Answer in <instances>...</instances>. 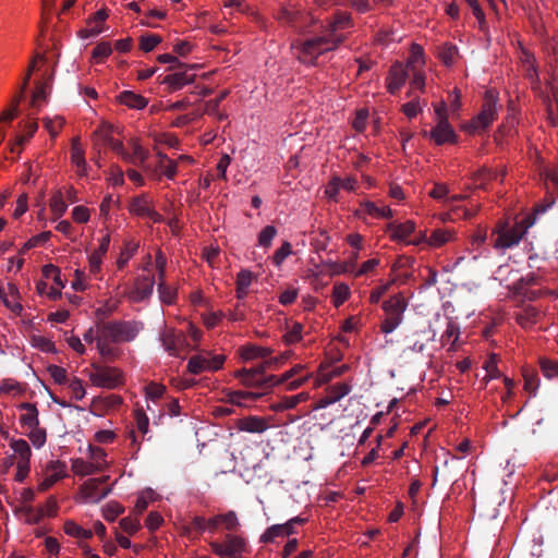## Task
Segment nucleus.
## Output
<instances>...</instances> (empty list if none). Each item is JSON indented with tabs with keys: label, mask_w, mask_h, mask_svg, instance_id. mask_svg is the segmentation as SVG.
Wrapping results in <instances>:
<instances>
[{
	"label": "nucleus",
	"mask_w": 558,
	"mask_h": 558,
	"mask_svg": "<svg viewBox=\"0 0 558 558\" xmlns=\"http://www.w3.org/2000/svg\"><path fill=\"white\" fill-rule=\"evenodd\" d=\"M353 27L351 14L337 11L326 20L319 35L312 36L292 45L298 60L304 64H314L317 58L340 47L348 38V31Z\"/></svg>",
	"instance_id": "f257e3e1"
},
{
	"label": "nucleus",
	"mask_w": 558,
	"mask_h": 558,
	"mask_svg": "<svg viewBox=\"0 0 558 558\" xmlns=\"http://www.w3.org/2000/svg\"><path fill=\"white\" fill-rule=\"evenodd\" d=\"M143 329V324L135 320H109L97 324L96 349L105 359L117 356L114 343L131 342Z\"/></svg>",
	"instance_id": "f03ea898"
},
{
	"label": "nucleus",
	"mask_w": 558,
	"mask_h": 558,
	"mask_svg": "<svg viewBox=\"0 0 558 558\" xmlns=\"http://www.w3.org/2000/svg\"><path fill=\"white\" fill-rule=\"evenodd\" d=\"M532 225L533 219L530 216L517 219L513 223L508 219L498 220L490 233L492 246L499 252L517 246Z\"/></svg>",
	"instance_id": "7ed1b4c3"
},
{
	"label": "nucleus",
	"mask_w": 558,
	"mask_h": 558,
	"mask_svg": "<svg viewBox=\"0 0 558 558\" xmlns=\"http://www.w3.org/2000/svg\"><path fill=\"white\" fill-rule=\"evenodd\" d=\"M241 526L240 518L234 510L217 513L209 518L195 515L190 523V530L198 533L207 532L211 535L222 531L231 532Z\"/></svg>",
	"instance_id": "20e7f679"
},
{
	"label": "nucleus",
	"mask_w": 558,
	"mask_h": 558,
	"mask_svg": "<svg viewBox=\"0 0 558 558\" xmlns=\"http://www.w3.org/2000/svg\"><path fill=\"white\" fill-rule=\"evenodd\" d=\"M240 530L241 527L226 532L221 541H209L208 546L211 553L220 558H243L248 554V539L243 532H239Z\"/></svg>",
	"instance_id": "39448f33"
},
{
	"label": "nucleus",
	"mask_w": 558,
	"mask_h": 558,
	"mask_svg": "<svg viewBox=\"0 0 558 558\" xmlns=\"http://www.w3.org/2000/svg\"><path fill=\"white\" fill-rule=\"evenodd\" d=\"M499 94L496 89H487L483 97L480 112L465 124L469 133H477L489 128L498 117Z\"/></svg>",
	"instance_id": "423d86ee"
},
{
	"label": "nucleus",
	"mask_w": 558,
	"mask_h": 558,
	"mask_svg": "<svg viewBox=\"0 0 558 558\" xmlns=\"http://www.w3.org/2000/svg\"><path fill=\"white\" fill-rule=\"evenodd\" d=\"M408 305V300L401 292L384 301L381 308L385 313V317L380 323V331L383 333H391L402 324Z\"/></svg>",
	"instance_id": "0eeeda50"
},
{
	"label": "nucleus",
	"mask_w": 558,
	"mask_h": 558,
	"mask_svg": "<svg viewBox=\"0 0 558 558\" xmlns=\"http://www.w3.org/2000/svg\"><path fill=\"white\" fill-rule=\"evenodd\" d=\"M122 144L119 128L108 122L100 123L93 133V145L98 151L102 148H110L119 154L122 151Z\"/></svg>",
	"instance_id": "6e6552de"
},
{
	"label": "nucleus",
	"mask_w": 558,
	"mask_h": 558,
	"mask_svg": "<svg viewBox=\"0 0 558 558\" xmlns=\"http://www.w3.org/2000/svg\"><path fill=\"white\" fill-rule=\"evenodd\" d=\"M270 366V361L252 368H241L234 372V377L245 387L270 388L275 386V375L266 376V368Z\"/></svg>",
	"instance_id": "1a4fd4ad"
},
{
	"label": "nucleus",
	"mask_w": 558,
	"mask_h": 558,
	"mask_svg": "<svg viewBox=\"0 0 558 558\" xmlns=\"http://www.w3.org/2000/svg\"><path fill=\"white\" fill-rule=\"evenodd\" d=\"M9 447L13 451L12 459L15 460L16 464L14 480L22 483L31 472L32 449L28 442L23 438L10 439Z\"/></svg>",
	"instance_id": "9d476101"
},
{
	"label": "nucleus",
	"mask_w": 558,
	"mask_h": 558,
	"mask_svg": "<svg viewBox=\"0 0 558 558\" xmlns=\"http://www.w3.org/2000/svg\"><path fill=\"white\" fill-rule=\"evenodd\" d=\"M88 378L94 386L107 389H114L123 385V373L114 366L92 364Z\"/></svg>",
	"instance_id": "9b49d317"
},
{
	"label": "nucleus",
	"mask_w": 558,
	"mask_h": 558,
	"mask_svg": "<svg viewBox=\"0 0 558 558\" xmlns=\"http://www.w3.org/2000/svg\"><path fill=\"white\" fill-rule=\"evenodd\" d=\"M108 481V475L86 480L80 486L78 494L82 501L88 504H98L105 499L112 490L111 486L105 485Z\"/></svg>",
	"instance_id": "f8f14e48"
},
{
	"label": "nucleus",
	"mask_w": 558,
	"mask_h": 558,
	"mask_svg": "<svg viewBox=\"0 0 558 558\" xmlns=\"http://www.w3.org/2000/svg\"><path fill=\"white\" fill-rule=\"evenodd\" d=\"M225 361L226 356L223 354L202 352L189 360L187 371L193 375H198L204 372H216L222 368Z\"/></svg>",
	"instance_id": "ddd939ff"
},
{
	"label": "nucleus",
	"mask_w": 558,
	"mask_h": 558,
	"mask_svg": "<svg viewBox=\"0 0 558 558\" xmlns=\"http://www.w3.org/2000/svg\"><path fill=\"white\" fill-rule=\"evenodd\" d=\"M510 291L515 296L529 301L537 300L548 293L547 290L539 287L538 279L533 274L522 277L515 281L510 288Z\"/></svg>",
	"instance_id": "4468645a"
},
{
	"label": "nucleus",
	"mask_w": 558,
	"mask_h": 558,
	"mask_svg": "<svg viewBox=\"0 0 558 558\" xmlns=\"http://www.w3.org/2000/svg\"><path fill=\"white\" fill-rule=\"evenodd\" d=\"M421 134L437 146L457 142V134L449 121H437L430 131H422Z\"/></svg>",
	"instance_id": "2eb2a0df"
},
{
	"label": "nucleus",
	"mask_w": 558,
	"mask_h": 558,
	"mask_svg": "<svg viewBox=\"0 0 558 558\" xmlns=\"http://www.w3.org/2000/svg\"><path fill=\"white\" fill-rule=\"evenodd\" d=\"M110 233L106 232L99 240V245L88 255V271L90 276L100 279L101 265L110 245Z\"/></svg>",
	"instance_id": "dca6fc26"
},
{
	"label": "nucleus",
	"mask_w": 558,
	"mask_h": 558,
	"mask_svg": "<svg viewBox=\"0 0 558 558\" xmlns=\"http://www.w3.org/2000/svg\"><path fill=\"white\" fill-rule=\"evenodd\" d=\"M129 211L140 218H146L153 222H160L162 217L153 207V201L147 195L134 197L129 206Z\"/></svg>",
	"instance_id": "f3484780"
},
{
	"label": "nucleus",
	"mask_w": 558,
	"mask_h": 558,
	"mask_svg": "<svg viewBox=\"0 0 558 558\" xmlns=\"http://www.w3.org/2000/svg\"><path fill=\"white\" fill-rule=\"evenodd\" d=\"M65 476V463L59 460L50 461L45 469L44 478L39 482L37 490L44 493Z\"/></svg>",
	"instance_id": "a211bd4d"
},
{
	"label": "nucleus",
	"mask_w": 558,
	"mask_h": 558,
	"mask_svg": "<svg viewBox=\"0 0 558 558\" xmlns=\"http://www.w3.org/2000/svg\"><path fill=\"white\" fill-rule=\"evenodd\" d=\"M305 519L295 517L290 519L288 522L283 524H274L269 526L262 535L260 543H272L278 537H287L294 534V524H303L305 523Z\"/></svg>",
	"instance_id": "6ab92c4d"
},
{
	"label": "nucleus",
	"mask_w": 558,
	"mask_h": 558,
	"mask_svg": "<svg viewBox=\"0 0 558 558\" xmlns=\"http://www.w3.org/2000/svg\"><path fill=\"white\" fill-rule=\"evenodd\" d=\"M0 299L4 306L10 310L14 315L19 316L23 312L21 303V294L19 288L13 282H0Z\"/></svg>",
	"instance_id": "aec40b11"
},
{
	"label": "nucleus",
	"mask_w": 558,
	"mask_h": 558,
	"mask_svg": "<svg viewBox=\"0 0 558 558\" xmlns=\"http://www.w3.org/2000/svg\"><path fill=\"white\" fill-rule=\"evenodd\" d=\"M545 313L531 304L523 305L514 313L517 324L523 329H531L542 323Z\"/></svg>",
	"instance_id": "412c9836"
},
{
	"label": "nucleus",
	"mask_w": 558,
	"mask_h": 558,
	"mask_svg": "<svg viewBox=\"0 0 558 558\" xmlns=\"http://www.w3.org/2000/svg\"><path fill=\"white\" fill-rule=\"evenodd\" d=\"M154 284L155 280L150 275L137 277L133 287L128 292L129 300L132 302L144 301L153 293Z\"/></svg>",
	"instance_id": "4be33fe9"
},
{
	"label": "nucleus",
	"mask_w": 558,
	"mask_h": 558,
	"mask_svg": "<svg viewBox=\"0 0 558 558\" xmlns=\"http://www.w3.org/2000/svg\"><path fill=\"white\" fill-rule=\"evenodd\" d=\"M51 76L45 77L35 84V88L31 96V108L35 113L39 112L48 102L51 89Z\"/></svg>",
	"instance_id": "5701e85b"
},
{
	"label": "nucleus",
	"mask_w": 558,
	"mask_h": 558,
	"mask_svg": "<svg viewBox=\"0 0 558 558\" xmlns=\"http://www.w3.org/2000/svg\"><path fill=\"white\" fill-rule=\"evenodd\" d=\"M409 74L410 71H408L402 63H393L386 77V87L388 93L393 95L399 92L404 85Z\"/></svg>",
	"instance_id": "b1692460"
},
{
	"label": "nucleus",
	"mask_w": 558,
	"mask_h": 558,
	"mask_svg": "<svg viewBox=\"0 0 558 558\" xmlns=\"http://www.w3.org/2000/svg\"><path fill=\"white\" fill-rule=\"evenodd\" d=\"M71 163L76 168V174L81 178L87 177L88 165L85 159V149L80 137H73L70 149Z\"/></svg>",
	"instance_id": "393cba45"
},
{
	"label": "nucleus",
	"mask_w": 558,
	"mask_h": 558,
	"mask_svg": "<svg viewBox=\"0 0 558 558\" xmlns=\"http://www.w3.org/2000/svg\"><path fill=\"white\" fill-rule=\"evenodd\" d=\"M165 350L172 356H180L184 347V335L174 329H166L161 335Z\"/></svg>",
	"instance_id": "a878e982"
},
{
	"label": "nucleus",
	"mask_w": 558,
	"mask_h": 558,
	"mask_svg": "<svg viewBox=\"0 0 558 558\" xmlns=\"http://www.w3.org/2000/svg\"><path fill=\"white\" fill-rule=\"evenodd\" d=\"M270 418L264 416L250 415L236 421V428L241 432L262 434L270 427Z\"/></svg>",
	"instance_id": "bb28decb"
},
{
	"label": "nucleus",
	"mask_w": 558,
	"mask_h": 558,
	"mask_svg": "<svg viewBox=\"0 0 558 558\" xmlns=\"http://www.w3.org/2000/svg\"><path fill=\"white\" fill-rule=\"evenodd\" d=\"M454 234L456 233L452 229L439 228L433 230L428 238L422 236V239L411 243L417 245L422 242H426L428 246L438 248L449 242H452L454 240Z\"/></svg>",
	"instance_id": "cd10ccee"
},
{
	"label": "nucleus",
	"mask_w": 558,
	"mask_h": 558,
	"mask_svg": "<svg viewBox=\"0 0 558 558\" xmlns=\"http://www.w3.org/2000/svg\"><path fill=\"white\" fill-rule=\"evenodd\" d=\"M389 239L393 242H408L409 236L415 231V222L407 220L404 222H390L387 226Z\"/></svg>",
	"instance_id": "c85d7f7f"
},
{
	"label": "nucleus",
	"mask_w": 558,
	"mask_h": 558,
	"mask_svg": "<svg viewBox=\"0 0 558 558\" xmlns=\"http://www.w3.org/2000/svg\"><path fill=\"white\" fill-rule=\"evenodd\" d=\"M129 146L132 149V153H128L122 145V151L118 155L128 162L143 166L149 156L148 150L141 145L137 138H131Z\"/></svg>",
	"instance_id": "c756f323"
},
{
	"label": "nucleus",
	"mask_w": 558,
	"mask_h": 558,
	"mask_svg": "<svg viewBox=\"0 0 558 558\" xmlns=\"http://www.w3.org/2000/svg\"><path fill=\"white\" fill-rule=\"evenodd\" d=\"M359 214L369 216L373 219H390L393 217L390 207L371 201L360 203Z\"/></svg>",
	"instance_id": "7c9ffc66"
},
{
	"label": "nucleus",
	"mask_w": 558,
	"mask_h": 558,
	"mask_svg": "<svg viewBox=\"0 0 558 558\" xmlns=\"http://www.w3.org/2000/svg\"><path fill=\"white\" fill-rule=\"evenodd\" d=\"M19 409L23 412L19 417L22 428L28 429L39 425V412L36 404L23 402L19 405Z\"/></svg>",
	"instance_id": "2f4dec72"
},
{
	"label": "nucleus",
	"mask_w": 558,
	"mask_h": 558,
	"mask_svg": "<svg viewBox=\"0 0 558 558\" xmlns=\"http://www.w3.org/2000/svg\"><path fill=\"white\" fill-rule=\"evenodd\" d=\"M194 80V74L183 71L168 74L167 76H165L161 83L167 85L170 92H175L189 84H192Z\"/></svg>",
	"instance_id": "473e14b6"
},
{
	"label": "nucleus",
	"mask_w": 558,
	"mask_h": 558,
	"mask_svg": "<svg viewBox=\"0 0 558 558\" xmlns=\"http://www.w3.org/2000/svg\"><path fill=\"white\" fill-rule=\"evenodd\" d=\"M308 399V392H300L294 396H284L279 401L271 403L269 409L274 412H282L286 410L294 409L298 404L305 402Z\"/></svg>",
	"instance_id": "72a5a7b5"
},
{
	"label": "nucleus",
	"mask_w": 558,
	"mask_h": 558,
	"mask_svg": "<svg viewBox=\"0 0 558 558\" xmlns=\"http://www.w3.org/2000/svg\"><path fill=\"white\" fill-rule=\"evenodd\" d=\"M505 175V169L492 170L484 167L474 172L471 179L474 183L475 189H485L487 183H489L493 180H496L498 177L504 178Z\"/></svg>",
	"instance_id": "f704fd0d"
},
{
	"label": "nucleus",
	"mask_w": 558,
	"mask_h": 558,
	"mask_svg": "<svg viewBox=\"0 0 558 558\" xmlns=\"http://www.w3.org/2000/svg\"><path fill=\"white\" fill-rule=\"evenodd\" d=\"M87 454L88 461L98 473L109 469L110 464L107 461V452L101 447L89 444L87 446Z\"/></svg>",
	"instance_id": "c9c22d12"
},
{
	"label": "nucleus",
	"mask_w": 558,
	"mask_h": 558,
	"mask_svg": "<svg viewBox=\"0 0 558 558\" xmlns=\"http://www.w3.org/2000/svg\"><path fill=\"white\" fill-rule=\"evenodd\" d=\"M256 280V276L248 269H241L235 278V295L243 300L248 294V288Z\"/></svg>",
	"instance_id": "e433bc0d"
},
{
	"label": "nucleus",
	"mask_w": 558,
	"mask_h": 558,
	"mask_svg": "<svg viewBox=\"0 0 558 558\" xmlns=\"http://www.w3.org/2000/svg\"><path fill=\"white\" fill-rule=\"evenodd\" d=\"M272 350L267 347L247 343L239 348V354L245 362L269 356Z\"/></svg>",
	"instance_id": "4c0bfd02"
},
{
	"label": "nucleus",
	"mask_w": 558,
	"mask_h": 558,
	"mask_svg": "<svg viewBox=\"0 0 558 558\" xmlns=\"http://www.w3.org/2000/svg\"><path fill=\"white\" fill-rule=\"evenodd\" d=\"M225 396L227 402L238 407H246L247 401H256L263 396V393L243 390H228Z\"/></svg>",
	"instance_id": "58836bf2"
},
{
	"label": "nucleus",
	"mask_w": 558,
	"mask_h": 558,
	"mask_svg": "<svg viewBox=\"0 0 558 558\" xmlns=\"http://www.w3.org/2000/svg\"><path fill=\"white\" fill-rule=\"evenodd\" d=\"M304 326L299 322H286L282 341L287 345L299 343L303 339Z\"/></svg>",
	"instance_id": "ea45409f"
},
{
	"label": "nucleus",
	"mask_w": 558,
	"mask_h": 558,
	"mask_svg": "<svg viewBox=\"0 0 558 558\" xmlns=\"http://www.w3.org/2000/svg\"><path fill=\"white\" fill-rule=\"evenodd\" d=\"M302 15L303 11L301 10V5L294 3L282 7L277 14V19L282 24L295 25L301 21Z\"/></svg>",
	"instance_id": "a19ab883"
},
{
	"label": "nucleus",
	"mask_w": 558,
	"mask_h": 558,
	"mask_svg": "<svg viewBox=\"0 0 558 558\" xmlns=\"http://www.w3.org/2000/svg\"><path fill=\"white\" fill-rule=\"evenodd\" d=\"M425 65L424 50L418 44H412L410 49V56L403 65L408 71H422Z\"/></svg>",
	"instance_id": "79ce46f5"
},
{
	"label": "nucleus",
	"mask_w": 558,
	"mask_h": 558,
	"mask_svg": "<svg viewBox=\"0 0 558 558\" xmlns=\"http://www.w3.org/2000/svg\"><path fill=\"white\" fill-rule=\"evenodd\" d=\"M118 100L120 104L126 106L128 108L136 110L144 109L148 105V100L144 96L135 94L131 90H124L120 93Z\"/></svg>",
	"instance_id": "37998d69"
},
{
	"label": "nucleus",
	"mask_w": 558,
	"mask_h": 558,
	"mask_svg": "<svg viewBox=\"0 0 558 558\" xmlns=\"http://www.w3.org/2000/svg\"><path fill=\"white\" fill-rule=\"evenodd\" d=\"M460 337V328L459 326L449 320L446 327V330L441 335V343L442 345L449 344L448 351H456V343Z\"/></svg>",
	"instance_id": "c03bdc74"
},
{
	"label": "nucleus",
	"mask_w": 558,
	"mask_h": 558,
	"mask_svg": "<svg viewBox=\"0 0 558 558\" xmlns=\"http://www.w3.org/2000/svg\"><path fill=\"white\" fill-rule=\"evenodd\" d=\"M63 531L66 535L74 538L89 539L93 537V530L84 529L73 520L64 522Z\"/></svg>",
	"instance_id": "a18cd8bd"
},
{
	"label": "nucleus",
	"mask_w": 558,
	"mask_h": 558,
	"mask_svg": "<svg viewBox=\"0 0 558 558\" xmlns=\"http://www.w3.org/2000/svg\"><path fill=\"white\" fill-rule=\"evenodd\" d=\"M351 296L350 287L344 282H337L332 287L331 302L335 307H340Z\"/></svg>",
	"instance_id": "49530a36"
},
{
	"label": "nucleus",
	"mask_w": 558,
	"mask_h": 558,
	"mask_svg": "<svg viewBox=\"0 0 558 558\" xmlns=\"http://www.w3.org/2000/svg\"><path fill=\"white\" fill-rule=\"evenodd\" d=\"M522 376L524 379V390L531 396H535L539 387V378L535 369L530 367L522 368Z\"/></svg>",
	"instance_id": "de8ad7c7"
},
{
	"label": "nucleus",
	"mask_w": 558,
	"mask_h": 558,
	"mask_svg": "<svg viewBox=\"0 0 558 558\" xmlns=\"http://www.w3.org/2000/svg\"><path fill=\"white\" fill-rule=\"evenodd\" d=\"M25 392V386L24 384L13 379V378H7L1 381L0 385V395L4 396H21Z\"/></svg>",
	"instance_id": "09e8293b"
},
{
	"label": "nucleus",
	"mask_w": 558,
	"mask_h": 558,
	"mask_svg": "<svg viewBox=\"0 0 558 558\" xmlns=\"http://www.w3.org/2000/svg\"><path fill=\"white\" fill-rule=\"evenodd\" d=\"M138 248V243L134 241H125L121 252L117 258V267L118 269H123L129 260L133 257Z\"/></svg>",
	"instance_id": "8fccbe9b"
},
{
	"label": "nucleus",
	"mask_w": 558,
	"mask_h": 558,
	"mask_svg": "<svg viewBox=\"0 0 558 558\" xmlns=\"http://www.w3.org/2000/svg\"><path fill=\"white\" fill-rule=\"evenodd\" d=\"M437 56L445 65L450 66L458 58V48L451 44H444L438 47Z\"/></svg>",
	"instance_id": "3c124183"
},
{
	"label": "nucleus",
	"mask_w": 558,
	"mask_h": 558,
	"mask_svg": "<svg viewBox=\"0 0 558 558\" xmlns=\"http://www.w3.org/2000/svg\"><path fill=\"white\" fill-rule=\"evenodd\" d=\"M50 210L56 218L63 216L68 209V204L64 201L63 192L61 190L56 191L49 202Z\"/></svg>",
	"instance_id": "603ef678"
},
{
	"label": "nucleus",
	"mask_w": 558,
	"mask_h": 558,
	"mask_svg": "<svg viewBox=\"0 0 558 558\" xmlns=\"http://www.w3.org/2000/svg\"><path fill=\"white\" fill-rule=\"evenodd\" d=\"M112 45L109 41L98 43L92 51V62L101 64L112 53Z\"/></svg>",
	"instance_id": "864d4df0"
},
{
	"label": "nucleus",
	"mask_w": 558,
	"mask_h": 558,
	"mask_svg": "<svg viewBox=\"0 0 558 558\" xmlns=\"http://www.w3.org/2000/svg\"><path fill=\"white\" fill-rule=\"evenodd\" d=\"M71 470L77 476H88L98 473L88 460L82 458L72 460Z\"/></svg>",
	"instance_id": "5fc2aeb1"
},
{
	"label": "nucleus",
	"mask_w": 558,
	"mask_h": 558,
	"mask_svg": "<svg viewBox=\"0 0 558 558\" xmlns=\"http://www.w3.org/2000/svg\"><path fill=\"white\" fill-rule=\"evenodd\" d=\"M25 435L36 449H40L41 447H44L47 441L46 428L40 427L39 425H37L36 427L28 428L25 432Z\"/></svg>",
	"instance_id": "6e6d98bb"
},
{
	"label": "nucleus",
	"mask_w": 558,
	"mask_h": 558,
	"mask_svg": "<svg viewBox=\"0 0 558 558\" xmlns=\"http://www.w3.org/2000/svg\"><path fill=\"white\" fill-rule=\"evenodd\" d=\"M21 101L22 95H15L12 98L10 106L0 113V124L11 123L17 117L19 106Z\"/></svg>",
	"instance_id": "4d7b16f0"
},
{
	"label": "nucleus",
	"mask_w": 558,
	"mask_h": 558,
	"mask_svg": "<svg viewBox=\"0 0 558 558\" xmlns=\"http://www.w3.org/2000/svg\"><path fill=\"white\" fill-rule=\"evenodd\" d=\"M38 130V122L36 119H29L22 125L21 134L17 135L16 142L19 145L27 143Z\"/></svg>",
	"instance_id": "13d9d810"
},
{
	"label": "nucleus",
	"mask_w": 558,
	"mask_h": 558,
	"mask_svg": "<svg viewBox=\"0 0 558 558\" xmlns=\"http://www.w3.org/2000/svg\"><path fill=\"white\" fill-rule=\"evenodd\" d=\"M483 367L486 371V375L483 378L485 381H489L501 376V373L498 368V356L495 353L489 354Z\"/></svg>",
	"instance_id": "bf43d9fd"
},
{
	"label": "nucleus",
	"mask_w": 558,
	"mask_h": 558,
	"mask_svg": "<svg viewBox=\"0 0 558 558\" xmlns=\"http://www.w3.org/2000/svg\"><path fill=\"white\" fill-rule=\"evenodd\" d=\"M124 510V507L120 502L111 500L102 507L101 512L105 520L113 522Z\"/></svg>",
	"instance_id": "052dcab7"
},
{
	"label": "nucleus",
	"mask_w": 558,
	"mask_h": 558,
	"mask_svg": "<svg viewBox=\"0 0 558 558\" xmlns=\"http://www.w3.org/2000/svg\"><path fill=\"white\" fill-rule=\"evenodd\" d=\"M380 265L379 258H369L361 264L360 267L354 269L353 278H360L363 276L374 275L376 269Z\"/></svg>",
	"instance_id": "680f3d73"
},
{
	"label": "nucleus",
	"mask_w": 558,
	"mask_h": 558,
	"mask_svg": "<svg viewBox=\"0 0 558 558\" xmlns=\"http://www.w3.org/2000/svg\"><path fill=\"white\" fill-rule=\"evenodd\" d=\"M351 391V386L347 383H338L329 386L326 389V393L331 397V401L338 402Z\"/></svg>",
	"instance_id": "e2e57ef3"
},
{
	"label": "nucleus",
	"mask_w": 558,
	"mask_h": 558,
	"mask_svg": "<svg viewBox=\"0 0 558 558\" xmlns=\"http://www.w3.org/2000/svg\"><path fill=\"white\" fill-rule=\"evenodd\" d=\"M153 501V492L145 490L138 494L132 513L141 517L148 508L149 502Z\"/></svg>",
	"instance_id": "0e129e2a"
},
{
	"label": "nucleus",
	"mask_w": 558,
	"mask_h": 558,
	"mask_svg": "<svg viewBox=\"0 0 558 558\" xmlns=\"http://www.w3.org/2000/svg\"><path fill=\"white\" fill-rule=\"evenodd\" d=\"M58 502L57 499L50 496L46 502L38 508L36 520H39L44 517L53 518L58 513Z\"/></svg>",
	"instance_id": "69168bd1"
},
{
	"label": "nucleus",
	"mask_w": 558,
	"mask_h": 558,
	"mask_svg": "<svg viewBox=\"0 0 558 558\" xmlns=\"http://www.w3.org/2000/svg\"><path fill=\"white\" fill-rule=\"evenodd\" d=\"M45 129L49 132L51 137H56L59 132L62 130L65 121L62 117H46L43 119Z\"/></svg>",
	"instance_id": "338daca9"
},
{
	"label": "nucleus",
	"mask_w": 558,
	"mask_h": 558,
	"mask_svg": "<svg viewBox=\"0 0 558 558\" xmlns=\"http://www.w3.org/2000/svg\"><path fill=\"white\" fill-rule=\"evenodd\" d=\"M539 367L543 375L548 378L558 377V362L555 360L543 357L539 360Z\"/></svg>",
	"instance_id": "774afa93"
}]
</instances>
